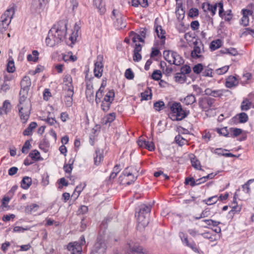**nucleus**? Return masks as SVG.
Here are the masks:
<instances>
[{
  "mask_svg": "<svg viewBox=\"0 0 254 254\" xmlns=\"http://www.w3.org/2000/svg\"><path fill=\"white\" fill-rule=\"evenodd\" d=\"M67 30L65 21H60L49 31L46 43L47 46L52 47L59 44L64 39Z\"/></svg>",
  "mask_w": 254,
  "mask_h": 254,
  "instance_id": "1",
  "label": "nucleus"
},
{
  "mask_svg": "<svg viewBox=\"0 0 254 254\" xmlns=\"http://www.w3.org/2000/svg\"><path fill=\"white\" fill-rule=\"evenodd\" d=\"M138 172L132 168H127L119 177L118 181L120 185L127 186L133 183L137 179Z\"/></svg>",
  "mask_w": 254,
  "mask_h": 254,
  "instance_id": "2",
  "label": "nucleus"
},
{
  "mask_svg": "<svg viewBox=\"0 0 254 254\" xmlns=\"http://www.w3.org/2000/svg\"><path fill=\"white\" fill-rule=\"evenodd\" d=\"M170 113L169 116L173 121H181L185 118L189 112L182 109L180 103L174 102L170 106Z\"/></svg>",
  "mask_w": 254,
  "mask_h": 254,
  "instance_id": "3",
  "label": "nucleus"
},
{
  "mask_svg": "<svg viewBox=\"0 0 254 254\" xmlns=\"http://www.w3.org/2000/svg\"><path fill=\"white\" fill-rule=\"evenodd\" d=\"M18 114L22 123L25 124L28 120L31 110V104L30 102L18 104L17 105Z\"/></svg>",
  "mask_w": 254,
  "mask_h": 254,
  "instance_id": "4",
  "label": "nucleus"
},
{
  "mask_svg": "<svg viewBox=\"0 0 254 254\" xmlns=\"http://www.w3.org/2000/svg\"><path fill=\"white\" fill-rule=\"evenodd\" d=\"M14 13L13 7L8 8L4 13L1 16L0 23V32L3 33L8 27L11 22V18Z\"/></svg>",
  "mask_w": 254,
  "mask_h": 254,
  "instance_id": "5",
  "label": "nucleus"
},
{
  "mask_svg": "<svg viewBox=\"0 0 254 254\" xmlns=\"http://www.w3.org/2000/svg\"><path fill=\"white\" fill-rule=\"evenodd\" d=\"M215 102V100L214 98L205 97L199 99L198 105L203 111H208L216 108Z\"/></svg>",
  "mask_w": 254,
  "mask_h": 254,
  "instance_id": "6",
  "label": "nucleus"
},
{
  "mask_svg": "<svg viewBox=\"0 0 254 254\" xmlns=\"http://www.w3.org/2000/svg\"><path fill=\"white\" fill-rule=\"evenodd\" d=\"M106 249L107 247L104 241L101 238L98 237L91 254H104Z\"/></svg>",
  "mask_w": 254,
  "mask_h": 254,
  "instance_id": "7",
  "label": "nucleus"
},
{
  "mask_svg": "<svg viewBox=\"0 0 254 254\" xmlns=\"http://www.w3.org/2000/svg\"><path fill=\"white\" fill-rule=\"evenodd\" d=\"M103 57L102 55H98L97 58V61L94 64V74L95 76L100 78L102 75L103 71Z\"/></svg>",
  "mask_w": 254,
  "mask_h": 254,
  "instance_id": "8",
  "label": "nucleus"
},
{
  "mask_svg": "<svg viewBox=\"0 0 254 254\" xmlns=\"http://www.w3.org/2000/svg\"><path fill=\"white\" fill-rule=\"evenodd\" d=\"M179 236L184 245L190 248L194 252L198 253L197 246L193 241L189 240L188 236L183 232H180Z\"/></svg>",
  "mask_w": 254,
  "mask_h": 254,
  "instance_id": "9",
  "label": "nucleus"
},
{
  "mask_svg": "<svg viewBox=\"0 0 254 254\" xmlns=\"http://www.w3.org/2000/svg\"><path fill=\"white\" fill-rule=\"evenodd\" d=\"M203 52V45L201 42H194L193 50L191 52V57L194 59H197L202 57Z\"/></svg>",
  "mask_w": 254,
  "mask_h": 254,
  "instance_id": "10",
  "label": "nucleus"
},
{
  "mask_svg": "<svg viewBox=\"0 0 254 254\" xmlns=\"http://www.w3.org/2000/svg\"><path fill=\"white\" fill-rule=\"evenodd\" d=\"M66 250L70 254H81L82 251L81 244L77 242L69 243L66 246Z\"/></svg>",
  "mask_w": 254,
  "mask_h": 254,
  "instance_id": "11",
  "label": "nucleus"
},
{
  "mask_svg": "<svg viewBox=\"0 0 254 254\" xmlns=\"http://www.w3.org/2000/svg\"><path fill=\"white\" fill-rule=\"evenodd\" d=\"M157 19H156L154 22V28L155 31L159 38L161 39V43L162 44H164L166 39L165 31L163 29L161 26L159 25L157 23Z\"/></svg>",
  "mask_w": 254,
  "mask_h": 254,
  "instance_id": "12",
  "label": "nucleus"
},
{
  "mask_svg": "<svg viewBox=\"0 0 254 254\" xmlns=\"http://www.w3.org/2000/svg\"><path fill=\"white\" fill-rule=\"evenodd\" d=\"M130 250V254H148L146 251L137 244L132 243L127 244Z\"/></svg>",
  "mask_w": 254,
  "mask_h": 254,
  "instance_id": "13",
  "label": "nucleus"
},
{
  "mask_svg": "<svg viewBox=\"0 0 254 254\" xmlns=\"http://www.w3.org/2000/svg\"><path fill=\"white\" fill-rule=\"evenodd\" d=\"M64 90L66 92L73 91L72 79L69 74L65 75L64 78Z\"/></svg>",
  "mask_w": 254,
  "mask_h": 254,
  "instance_id": "14",
  "label": "nucleus"
},
{
  "mask_svg": "<svg viewBox=\"0 0 254 254\" xmlns=\"http://www.w3.org/2000/svg\"><path fill=\"white\" fill-rule=\"evenodd\" d=\"M239 84V79L235 76L230 75L226 79L225 86L227 88H232Z\"/></svg>",
  "mask_w": 254,
  "mask_h": 254,
  "instance_id": "15",
  "label": "nucleus"
},
{
  "mask_svg": "<svg viewBox=\"0 0 254 254\" xmlns=\"http://www.w3.org/2000/svg\"><path fill=\"white\" fill-rule=\"evenodd\" d=\"M202 8L205 12H210L211 15L213 16L215 14L217 5L211 4L209 2H204L202 4Z\"/></svg>",
  "mask_w": 254,
  "mask_h": 254,
  "instance_id": "16",
  "label": "nucleus"
},
{
  "mask_svg": "<svg viewBox=\"0 0 254 254\" xmlns=\"http://www.w3.org/2000/svg\"><path fill=\"white\" fill-rule=\"evenodd\" d=\"M248 115L244 112L238 114L232 119L235 124L245 123L248 121Z\"/></svg>",
  "mask_w": 254,
  "mask_h": 254,
  "instance_id": "17",
  "label": "nucleus"
},
{
  "mask_svg": "<svg viewBox=\"0 0 254 254\" xmlns=\"http://www.w3.org/2000/svg\"><path fill=\"white\" fill-rule=\"evenodd\" d=\"M47 0H33L31 4V10L37 11L41 8L46 4Z\"/></svg>",
  "mask_w": 254,
  "mask_h": 254,
  "instance_id": "18",
  "label": "nucleus"
},
{
  "mask_svg": "<svg viewBox=\"0 0 254 254\" xmlns=\"http://www.w3.org/2000/svg\"><path fill=\"white\" fill-rule=\"evenodd\" d=\"M185 11L182 3L177 2L176 14L179 21L182 20L185 17Z\"/></svg>",
  "mask_w": 254,
  "mask_h": 254,
  "instance_id": "19",
  "label": "nucleus"
},
{
  "mask_svg": "<svg viewBox=\"0 0 254 254\" xmlns=\"http://www.w3.org/2000/svg\"><path fill=\"white\" fill-rule=\"evenodd\" d=\"M249 13V11L246 8L243 9L241 11L243 16L241 18L240 23L245 27L247 26L249 24V16L251 15Z\"/></svg>",
  "mask_w": 254,
  "mask_h": 254,
  "instance_id": "20",
  "label": "nucleus"
},
{
  "mask_svg": "<svg viewBox=\"0 0 254 254\" xmlns=\"http://www.w3.org/2000/svg\"><path fill=\"white\" fill-rule=\"evenodd\" d=\"M106 80L103 79L101 85L98 90L96 92L95 96V101L97 104H98L101 102V98L103 96L102 93L103 92V89L106 86Z\"/></svg>",
  "mask_w": 254,
  "mask_h": 254,
  "instance_id": "21",
  "label": "nucleus"
},
{
  "mask_svg": "<svg viewBox=\"0 0 254 254\" xmlns=\"http://www.w3.org/2000/svg\"><path fill=\"white\" fill-rule=\"evenodd\" d=\"M149 215H143L137 214L136 216L138 224L141 225L143 227L146 226L149 223Z\"/></svg>",
  "mask_w": 254,
  "mask_h": 254,
  "instance_id": "22",
  "label": "nucleus"
},
{
  "mask_svg": "<svg viewBox=\"0 0 254 254\" xmlns=\"http://www.w3.org/2000/svg\"><path fill=\"white\" fill-rule=\"evenodd\" d=\"M28 91L29 90L27 89H21L19 92V104H24L26 103L27 101L30 102L27 98Z\"/></svg>",
  "mask_w": 254,
  "mask_h": 254,
  "instance_id": "23",
  "label": "nucleus"
},
{
  "mask_svg": "<svg viewBox=\"0 0 254 254\" xmlns=\"http://www.w3.org/2000/svg\"><path fill=\"white\" fill-rule=\"evenodd\" d=\"M85 94L87 98L92 100L94 97V91L93 85L90 82L86 83V89Z\"/></svg>",
  "mask_w": 254,
  "mask_h": 254,
  "instance_id": "24",
  "label": "nucleus"
},
{
  "mask_svg": "<svg viewBox=\"0 0 254 254\" xmlns=\"http://www.w3.org/2000/svg\"><path fill=\"white\" fill-rule=\"evenodd\" d=\"M11 108L10 102L8 100H5L3 103L2 107H0V115L7 114Z\"/></svg>",
  "mask_w": 254,
  "mask_h": 254,
  "instance_id": "25",
  "label": "nucleus"
},
{
  "mask_svg": "<svg viewBox=\"0 0 254 254\" xmlns=\"http://www.w3.org/2000/svg\"><path fill=\"white\" fill-rule=\"evenodd\" d=\"M177 52L172 51H164L163 53L165 59L170 64H172L175 54Z\"/></svg>",
  "mask_w": 254,
  "mask_h": 254,
  "instance_id": "26",
  "label": "nucleus"
},
{
  "mask_svg": "<svg viewBox=\"0 0 254 254\" xmlns=\"http://www.w3.org/2000/svg\"><path fill=\"white\" fill-rule=\"evenodd\" d=\"M39 208V205L36 203H32L27 205L25 208V212L28 214H31L35 212Z\"/></svg>",
  "mask_w": 254,
  "mask_h": 254,
  "instance_id": "27",
  "label": "nucleus"
},
{
  "mask_svg": "<svg viewBox=\"0 0 254 254\" xmlns=\"http://www.w3.org/2000/svg\"><path fill=\"white\" fill-rule=\"evenodd\" d=\"M31 80L29 77L25 76L21 81V89H27L29 90V87L31 86Z\"/></svg>",
  "mask_w": 254,
  "mask_h": 254,
  "instance_id": "28",
  "label": "nucleus"
},
{
  "mask_svg": "<svg viewBox=\"0 0 254 254\" xmlns=\"http://www.w3.org/2000/svg\"><path fill=\"white\" fill-rule=\"evenodd\" d=\"M73 93V91H70L66 92L64 102L66 107H69L72 106L73 101L72 97Z\"/></svg>",
  "mask_w": 254,
  "mask_h": 254,
  "instance_id": "29",
  "label": "nucleus"
},
{
  "mask_svg": "<svg viewBox=\"0 0 254 254\" xmlns=\"http://www.w3.org/2000/svg\"><path fill=\"white\" fill-rule=\"evenodd\" d=\"M151 210V205H146L143 204L140 205L139 210L138 212V214H142L143 215H149Z\"/></svg>",
  "mask_w": 254,
  "mask_h": 254,
  "instance_id": "30",
  "label": "nucleus"
},
{
  "mask_svg": "<svg viewBox=\"0 0 254 254\" xmlns=\"http://www.w3.org/2000/svg\"><path fill=\"white\" fill-rule=\"evenodd\" d=\"M115 98V92L114 90H109L105 95L103 101L112 103Z\"/></svg>",
  "mask_w": 254,
  "mask_h": 254,
  "instance_id": "31",
  "label": "nucleus"
},
{
  "mask_svg": "<svg viewBox=\"0 0 254 254\" xmlns=\"http://www.w3.org/2000/svg\"><path fill=\"white\" fill-rule=\"evenodd\" d=\"M32 184V179L31 178L28 177H23L21 183V187L22 188L25 190L28 189Z\"/></svg>",
  "mask_w": 254,
  "mask_h": 254,
  "instance_id": "32",
  "label": "nucleus"
},
{
  "mask_svg": "<svg viewBox=\"0 0 254 254\" xmlns=\"http://www.w3.org/2000/svg\"><path fill=\"white\" fill-rule=\"evenodd\" d=\"M116 115L115 113H112L107 114L103 119V122L105 125L110 124L116 119Z\"/></svg>",
  "mask_w": 254,
  "mask_h": 254,
  "instance_id": "33",
  "label": "nucleus"
},
{
  "mask_svg": "<svg viewBox=\"0 0 254 254\" xmlns=\"http://www.w3.org/2000/svg\"><path fill=\"white\" fill-rule=\"evenodd\" d=\"M39 53L37 50H33L32 52V54H29L27 55V59L28 62H32L36 63L38 60V56Z\"/></svg>",
  "mask_w": 254,
  "mask_h": 254,
  "instance_id": "34",
  "label": "nucleus"
},
{
  "mask_svg": "<svg viewBox=\"0 0 254 254\" xmlns=\"http://www.w3.org/2000/svg\"><path fill=\"white\" fill-rule=\"evenodd\" d=\"M30 157L34 161H38L42 160L40 152L37 150H32L29 154Z\"/></svg>",
  "mask_w": 254,
  "mask_h": 254,
  "instance_id": "35",
  "label": "nucleus"
},
{
  "mask_svg": "<svg viewBox=\"0 0 254 254\" xmlns=\"http://www.w3.org/2000/svg\"><path fill=\"white\" fill-rule=\"evenodd\" d=\"M185 105H192L196 102L195 96L192 94H190L187 96L183 100H181Z\"/></svg>",
  "mask_w": 254,
  "mask_h": 254,
  "instance_id": "36",
  "label": "nucleus"
},
{
  "mask_svg": "<svg viewBox=\"0 0 254 254\" xmlns=\"http://www.w3.org/2000/svg\"><path fill=\"white\" fill-rule=\"evenodd\" d=\"M103 160V155L98 149L95 151V155L94 157V164L96 165H99L101 162Z\"/></svg>",
  "mask_w": 254,
  "mask_h": 254,
  "instance_id": "37",
  "label": "nucleus"
},
{
  "mask_svg": "<svg viewBox=\"0 0 254 254\" xmlns=\"http://www.w3.org/2000/svg\"><path fill=\"white\" fill-rule=\"evenodd\" d=\"M37 125L36 122H31L28 127L23 131V134L24 135H31L33 129L35 128Z\"/></svg>",
  "mask_w": 254,
  "mask_h": 254,
  "instance_id": "38",
  "label": "nucleus"
},
{
  "mask_svg": "<svg viewBox=\"0 0 254 254\" xmlns=\"http://www.w3.org/2000/svg\"><path fill=\"white\" fill-rule=\"evenodd\" d=\"M79 29V26L75 25L74 27V31L72 33L69 37V40L71 41L70 45L73 44L76 41V38L78 36V31Z\"/></svg>",
  "mask_w": 254,
  "mask_h": 254,
  "instance_id": "39",
  "label": "nucleus"
},
{
  "mask_svg": "<svg viewBox=\"0 0 254 254\" xmlns=\"http://www.w3.org/2000/svg\"><path fill=\"white\" fill-rule=\"evenodd\" d=\"M73 163L74 160L73 159H70L68 164H64L63 169L66 173L68 174H70L73 169Z\"/></svg>",
  "mask_w": 254,
  "mask_h": 254,
  "instance_id": "40",
  "label": "nucleus"
},
{
  "mask_svg": "<svg viewBox=\"0 0 254 254\" xmlns=\"http://www.w3.org/2000/svg\"><path fill=\"white\" fill-rule=\"evenodd\" d=\"M222 41L220 39H217L212 41L209 46L210 49L211 51H214L219 48L222 46Z\"/></svg>",
  "mask_w": 254,
  "mask_h": 254,
  "instance_id": "41",
  "label": "nucleus"
},
{
  "mask_svg": "<svg viewBox=\"0 0 254 254\" xmlns=\"http://www.w3.org/2000/svg\"><path fill=\"white\" fill-rule=\"evenodd\" d=\"M219 200L218 196L217 195H214L210 197L207 199L203 200V202L208 205H211L216 203Z\"/></svg>",
  "mask_w": 254,
  "mask_h": 254,
  "instance_id": "42",
  "label": "nucleus"
},
{
  "mask_svg": "<svg viewBox=\"0 0 254 254\" xmlns=\"http://www.w3.org/2000/svg\"><path fill=\"white\" fill-rule=\"evenodd\" d=\"M251 104V101H250L249 99L246 98L241 103V109L242 111H248L250 109Z\"/></svg>",
  "mask_w": 254,
  "mask_h": 254,
  "instance_id": "43",
  "label": "nucleus"
},
{
  "mask_svg": "<svg viewBox=\"0 0 254 254\" xmlns=\"http://www.w3.org/2000/svg\"><path fill=\"white\" fill-rule=\"evenodd\" d=\"M152 97L151 90L148 88L144 92L141 93V100H148Z\"/></svg>",
  "mask_w": 254,
  "mask_h": 254,
  "instance_id": "44",
  "label": "nucleus"
},
{
  "mask_svg": "<svg viewBox=\"0 0 254 254\" xmlns=\"http://www.w3.org/2000/svg\"><path fill=\"white\" fill-rule=\"evenodd\" d=\"M132 5L135 7L140 5L143 7H146L148 4L147 0H132Z\"/></svg>",
  "mask_w": 254,
  "mask_h": 254,
  "instance_id": "45",
  "label": "nucleus"
},
{
  "mask_svg": "<svg viewBox=\"0 0 254 254\" xmlns=\"http://www.w3.org/2000/svg\"><path fill=\"white\" fill-rule=\"evenodd\" d=\"M176 81L182 83L186 81L187 77L186 75L180 72L177 73L175 76Z\"/></svg>",
  "mask_w": 254,
  "mask_h": 254,
  "instance_id": "46",
  "label": "nucleus"
},
{
  "mask_svg": "<svg viewBox=\"0 0 254 254\" xmlns=\"http://www.w3.org/2000/svg\"><path fill=\"white\" fill-rule=\"evenodd\" d=\"M220 17L226 21H230L233 17L231 10L229 9L225 11L222 14V16Z\"/></svg>",
  "mask_w": 254,
  "mask_h": 254,
  "instance_id": "47",
  "label": "nucleus"
},
{
  "mask_svg": "<svg viewBox=\"0 0 254 254\" xmlns=\"http://www.w3.org/2000/svg\"><path fill=\"white\" fill-rule=\"evenodd\" d=\"M213 73L212 69L208 66H206L203 68L201 74L202 76L212 77L213 76Z\"/></svg>",
  "mask_w": 254,
  "mask_h": 254,
  "instance_id": "48",
  "label": "nucleus"
},
{
  "mask_svg": "<svg viewBox=\"0 0 254 254\" xmlns=\"http://www.w3.org/2000/svg\"><path fill=\"white\" fill-rule=\"evenodd\" d=\"M175 140L176 143H177L179 146H181L188 143V140L183 138L180 134L177 135L175 137Z\"/></svg>",
  "mask_w": 254,
  "mask_h": 254,
  "instance_id": "49",
  "label": "nucleus"
},
{
  "mask_svg": "<svg viewBox=\"0 0 254 254\" xmlns=\"http://www.w3.org/2000/svg\"><path fill=\"white\" fill-rule=\"evenodd\" d=\"M231 136L233 137H237L242 133V129L238 128L231 127L230 128Z\"/></svg>",
  "mask_w": 254,
  "mask_h": 254,
  "instance_id": "50",
  "label": "nucleus"
},
{
  "mask_svg": "<svg viewBox=\"0 0 254 254\" xmlns=\"http://www.w3.org/2000/svg\"><path fill=\"white\" fill-rule=\"evenodd\" d=\"M174 56L173 62L172 64L176 65H180L184 63L183 59L177 53Z\"/></svg>",
  "mask_w": 254,
  "mask_h": 254,
  "instance_id": "51",
  "label": "nucleus"
},
{
  "mask_svg": "<svg viewBox=\"0 0 254 254\" xmlns=\"http://www.w3.org/2000/svg\"><path fill=\"white\" fill-rule=\"evenodd\" d=\"M227 150L226 149H222L221 148H217L215 150V153L219 155H222L225 157H234L235 156L234 154L230 153H224V151H226Z\"/></svg>",
  "mask_w": 254,
  "mask_h": 254,
  "instance_id": "52",
  "label": "nucleus"
},
{
  "mask_svg": "<svg viewBox=\"0 0 254 254\" xmlns=\"http://www.w3.org/2000/svg\"><path fill=\"white\" fill-rule=\"evenodd\" d=\"M71 52H68L67 55H64L63 59L65 62L72 61L74 62L77 60V57L71 55Z\"/></svg>",
  "mask_w": 254,
  "mask_h": 254,
  "instance_id": "53",
  "label": "nucleus"
},
{
  "mask_svg": "<svg viewBox=\"0 0 254 254\" xmlns=\"http://www.w3.org/2000/svg\"><path fill=\"white\" fill-rule=\"evenodd\" d=\"M185 184L186 185H190L191 187H193L198 185L199 183H197L193 177H187L185 179Z\"/></svg>",
  "mask_w": 254,
  "mask_h": 254,
  "instance_id": "54",
  "label": "nucleus"
},
{
  "mask_svg": "<svg viewBox=\"0 0 254 254\" xmlns=\"http://www.w3.org/2000/svg\"><path fill=\"white\" fill-rule=\"evenodd\" d=\"M147 31V29L146 28H142L139 32V34H137V37L138 40L140 42L144 41L143 39L145 38Z\"/></svg>",
  "mask_w": 254,
  "mask_h": 254,
  "instance_id": "55",
  "label": "nucleus"
},
{
  "mask_svg": "<svg viewBox=\"0 0 254 254\" xmlns=\"http://www.w3.org/2000/svg\"><path fill=\"white\" fill-rule=\"evenodd\" d=\"M191 163L192 166L195 169L198 170L201 169L200 162L195 157H194L191 159Z\"/></svg>",
  "mask_w": 254,
  "mask_h": 254,
  "instance_id": "56",
  "label": "nucleus"
},
{
  "mask_svg": "<svg viewBox=\"0 0 254 254\" xmlns=\"http://www.w3.org/2000/svg\"><path fill=\"white\" fill-rule=\"evenodd\" d=\"M202 236L205 239L210 240V241H214L216 240V235H213L209 232H205L202 234Z\"/></svg>",
  "mask_w": 254,
  "mask_h": 254,
  "instance_id": "57",
  "label": "nucleus"
},
{
  "mask_svg": "<svg viewBox=\"0 0 254 254\" xmlns=\"http://www.w3.org/2000/svg\"><path fill=\"white\" fill-rule=\"evenodd\" d=\"M229 68V66L228 65H226L216 69L215 72L218 75H222L225 73L228 70Z\"/></svg>",
  "mask_w": 254,
  "mask_h": 254,
  "instance_id": "58",
  "label": "nucleus"
},
{
  "mask_svg": "<svg viewBox=\"0 0 254 254\" xmlns=\"http://www.w3.org/2000/svg\"><path fill=\"white\" fill-rule=\"evenodd\" d=\"M253 27L252 28H246L243 29V31L242 32L241 37L243 36H247L249 35H250L251 36L253 35Z\"/></svg>",
  "mask_w": 254,
  "mask_h": 254,
  "instance_id": "59",
  "label": "nucleus"
},
{
  "mask_svg": "<svg viewBox=\"0 0 254 254\" xmlns=\"http://www.w3.org/2000/svg\"><path fill=\"white\" fill-rule=\"evenodd\" d=\"M203 69V66L202 64H198L196 65H195L193 67V71L196 74H199L200 72L202 73Z\"/></svg>",
  "mask_w": 254,
  "mask_h": 254,
  "instance_id": "60",
  "label": "nucleus"
},
{
  "mask_svg": "<svg viewBox=\"0 0 254 254\" xmlns=\"http://www.w3.org/2000/svg\"><path fill=\"white\" fill-rule=\"evenodd\" d=\"M6 69L8 73H12L15 71V68L13 61H9L7 63Z\"/></svg>",
  "mask_w": 254,
  "mask_h": 254,
  "instance_id": "61",
  "label": "nucleus"
},
{
  "mask_svg": "<svg viewBox=\"0 0 254 254\" xmlns=\"http://www.w3.org/2000/svg\"><path fill=\"white\" fill-rule=\"evenodd\" d=\"M162 77V74L160 70H156L153 71L152 74V78L155 80H159Z\"/></svg>",
  "mask_w": 254,
  "mask_h": 254,
  "instance_id": "62",
  "label": "nucleus"
},
{
  "mask_svg": "<svg viewBox=\"0 0 254 254\" xmlns=\"http://www.w3.org/2000/svg\"><path fill=\"white\" fill-rule=\"evenodd\" d=\"M111 104L112 103H110L109 102L102 101L101 105L102 110L104 112H107L110 109Z\"/></svg>",
  "mask_w": 254,
  "mask_h": 254,
  "instance_id": "63",
  "label": "nucleus"
},
{
  "mask_svg": "<svg viewBox=\"0 0 254 254\" xmlns=\"http://www.w3.org/2000/svg\"><path fill=\"white\" fill-rule=\"evenodd\" d=\"M198 14V10L196 8H191L189 12V16L192 18L197 17Z\"/></svg>",
  "mask_w": 254,
  "mask_h": 254,
  "instance_id": "64",
  "label": "nucleus"
}]
</instances>
